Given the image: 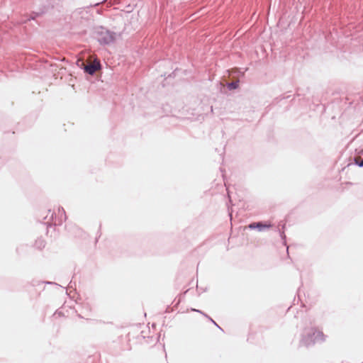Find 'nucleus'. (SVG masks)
<instances>
[{"mask_svg": "<svg viewBox=\"0 0 363 363\" xmlns=\"http://www.w3.org/2000/svg\"><path fill=\"white\" fill-rule=\"evenodd\" d=\"M325 341V335L323 332L313 328L306 329L302 335L300 344L303 346L310 347L318 342Z\"/></svg>", "mask_w": 363, "mask_h": 363, "instance_id": "nucleus-1", "label": "nucleus"}, {"mask_svg": "<svg viewBox=\"0 0 363 363\" xmlns=\"http://www.w3.org/2000/svg\"><path fill=\"white\" fill-rule=\"evenodd\" d=\"M94 34L95 38L101 45H109L116 38V33L110 31L104 27L96 28Z\"/></svg>", "mask_w": 363, "mask_h": 363, "instance_id": "nucleus-2", "label": "nucleus"}, {"mask_svg": "<svg viewBox=\"0 0 363 363\" xmlns=\"http://www.w3.org/2000/svg\"><path fill=\"white\" fill-rule=\"evenodd\" d=\"M48 216H50V220L45 223V224L48 225V226H51L52 225H60L67 218L66 213L63 208H59L57 217L56 216L55 213L52 212L50 210L48 211V213L44 218V219H47Z\"/></svg>", "mask_w": 363, "mask_h": 363, "instance_id": "nucleus-3", "label": "nucleus"}, {"mask_svg": "<svg viewBox=\"0 0 363 363\" xmlns=\"http://www.w3.org/2000/svg\"><path fill=\"white\" fill-rule=\"evenodd\" d=\"M272 225L270 223H263L262 221L251 223L248 228L251 230L257 229L258 231L262 232L266 229L272 228Z\"/></svg>", "mask_w": 363, "mask_h": 363, "instance_id": "nucleus-4", "label": "nucleus"}, {"mask_svg": "<svg viewBox=\"0 0 363 363\" xmlns=\"http://www.w3.org/2000/svg\"><path fill=\"white\" fill-rule=\"evenodd\" d=\"M101 64L99 62H95L94 63H89L84 67V71L90 75H93L96 70L101 69Z\"/></svg>", "mask_w": 363, "mask_h": 363, "instance_id": "nucleus-5", "label": "nucleus"}, {"mask_svg": "<svg viewBox=\"0 0 363 363\" xmlns=\"http://www.w3.org/2000/svg\"><path fill=\"white\" fill-rule=\"evenodd\" d=\"M45 242L43 238H40L35 240V247L36 248L41 250L43 247H45Z\"/></svg>", "mask_w": 363, "mask_h": 363, "instance_id": "nucleus-6", "label": "nucleus"}, {"mask_svg": "<svg viewBox=\"0 0 363 363\" xmlns=\"http://www.w3.org/2000/svg\"><path fill=\"white\" fill-rule=\"evenodd\" d=\"M226 86L229 90L236 89L239 86V80L228 82Z\"/></svg>", "mask_w": 363, "mask_h": 363, "instance_id": "nucleus-7", "label": "nucleus"}, {"mask_svg": "<svg viewBox=\"0 0 363 363\" xmlns=\"http://www.w3.org/2000/svg\"><path fill=\"white\" fill-rule=\"evenodd\" d=\"M193 311H196L198 313H202L204 316H206L210 321H211L215 325H216L220 330H222V328L208 315L203 313L199 310L193 309Z\"/></svg>", "mask_w": 363, "mask_h": 363, "instance_id": "nucleus-8", "label": "nucleus"}, {"mask_svg": "<svg viewBox=\"0 0 363 363\" xmlns=\"http://www.w3.org/2000/svg\"><path fill=\"white\" fill-rule=\"evenodd\" d=\"M46 10H47V9H46L45 6H43V7L40 9V11H38V12H33V14H35V16H31L30 19H34L38 15L45 13L46 11ZM28 20H30V18H28Z\"/></svg>", "mask_w": 363, "mask_h": 363, "instance_id": "nucleus-9", "label": "nucleus"}, {"mask_svg": "<svg viewBox=\"0 0 363 363\" xmlns=\"http://www.w3.org/2000/svg\"><path fill=\"white\" fill-rule=\"evenodd\" d=\"M279 231L280 237L283 240V244L284 245H286V235L284 234V231H281L280 230Z\"/></svg>", "mask_w": 363, "mask_h": 363, "instance_id": "nucleus-10", "label": "nucleus"}]
</instances>
